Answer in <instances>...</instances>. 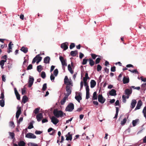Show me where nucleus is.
I'll use <instances>...</instances> for the list:
<instances>
[{"label": "nucleus", "mask_w": 146, "mask_h": 146, "mask_svg": "<svg viewBox=\"0 0 146 146\" xmlns=\"http://www.w3.org/2000/svg\"><path fill=\"white\" fill-rule=\"evenodd\" d=\"M53 113L54 116L57 118L62 117L63 115V112L61 110H58L57 109L54 110Z\"/></svg>", "instance_id": "nucleus-1"}, {"label": "nucleus", "mask_w": 146, "mask_h": 146, "mask_svg": "<svg viewBox=\"0 0 146 146\" xmlns=\"http://www.w3.org/2000/svg\"><path fill=\"white\" fill-rule=\"evenodd\" d=\"M74 109V105L72 103H70L65 108V111H66L71 112Z\"/></svg>", "instance_id": "nucleus-2"}, {"label": "nucleus", "mask_w": 146, "mask_h": 146, "mask_svg": "<svg viewBox=\"0 0 146 146\" xmlns=\"http://www.w3.org/2000/svg\"><path fill=\"white\" fill-rule=\"evenodd\" d=\"M71 87L70 86L68 85H67L66 86V91L67 92V93H64V94L65 96H66L67 97L70 95L71 94L72 90L71 89Z\"/></svg>", "instance_id": "nucleus-3"}, {"label": "nucleus", "mask_w": 146, "mask_h": 146, "mask_svg": "<svg viewBox=\"0 0 146 146\" xmlns=\"http://www.w3.org/2000/svg\"><path fill=\"white\" fill-rule=\"evenodd\" d=\"M34 80V79L33 77L31 76H29L28 86L29 88H31L32 86Z\"/></svg>", "instance_id": "nucleus-4"}, {"label": "nucleus", "mask_w": 146, "mask_h": 146, "mask_svg": "<svg viewBox=\"0 0 146 146\" xmlns=\"http://www.w3.org/2000/svg\"><path fill=\"white\" fill-rule=\"evenodd\" d=\"M98 102L102 104H104L106 101V99L104 98L102 94L98 95Z\"/></svg>", "instance_id": "nucleus-5"}, {"label": "nucleus", "mask_w": 146, "mask_h": 146, "mask_svg": "<svg viewBox=\"0 0 146 146\" xmlns=\"http://www.w3.org/2000/svg\"><path fill=\"white\" fill-rule=\"evenodd\" d=\"M59 59L61 62L62 66H67L66 59H64V58L62 56H60L59 57Z\"/></svg>", "instance_id": "nucleus-6"}, {"label": "nucleus", "mask_w": 146, "mask_h": 146, "mask_svg": "<svg viewBox=\"0 0 146 146\" xmlns=\"http://www.w3.org/2000/svg\"><path fill=\"white\" fill-rule=\"evenodd\" d=\"M25 137L29 139H35L36 138V135L31 133H29L26 134L25 135Z\"/></svg>", "instance_id": "nucleus-7"}, {"label": "nucleus", "mask_w": 146, "mask_h": 146, "mask_svg": "<svg viewBox=\"0 0 146 146\" xmlns=\"http://www.w3.org/2000/svg\"><path fill=\"white\" fill-rule=\"evenodd\" d=\"M50 119L51 122L54 125L56 124L59 122V120L54 116H52Z\"/></svg>", "instance_id": "nucleus-8"}, {"label": "nucleus", "mask_w": 146, "mask_h": 146, "mask_svg": "<svg viewBox=\"0 0 146 146\" xmlns=\"http://www.w3.org/2000/svg\"><path fill=\"white\" fill-rule=\"evenodd\" d=\"M17 108L18 109V110L16 112V117L17 119H18L21 113V107H19V106H18Z\"/></svg>", "instance_id": "nucleus-9"}, {"label": "nucleus", "mask_w": 146, "mask_h": 146, "mask_svg": "<svg viewBox=\"0 0 146 146\" xmlns=\"http://www.w3.org/2000/svg\"><path fill=\"white\" fill-rule=\"evenodd\" d=\"M116 91L114 89H112L111 91L109 92V94L111 96H115L117 95ZM108 93H107V95H108Z\"/></svg>", "instance_id": "nucleus-10"}, {"label": "nucleus", "mask_w": 146, "mask_h": 146, "mask_svg": "<svg viewBox=\"0 0 146 146\" xmlns=\"http://www.w3.org/2000/svg\"><path fill=\"white\" fill-rule=\"evenodd\" d=\"M67 42H65L62 43L61 45V48L64 49V50H65L68 48V46L67 44Z\"/></svg>", "instance_id": "nucleus-11"}, {"label": "nucleus", "mask_w": 146, "mask_h": 146, "mask_svg": "<svg viewBox=\"0 0 146 146\" xmlns=\"http://www.w3.org/2000/svg\"><path fill=\"white\" fill-rule=\"evenodd\" d=\"M142 105V101L140 100L138 101L137 104V105L134 109V110L135 111L137 110H139L140 109V107Z\"/></svg>", "instance_id": "nucleus-12"}, {"label": "nucleus", "mask_w": 146, "mask_h": 146, "mask_svg": "<svg viewBox=\"0 0 146 146\" xmlns=\"http://www.w3.org/2000/svg\"><path fill=\"white\" fill-rule=\"evenodd\" d=\"M43 117L42 114L41 113H40L36 116V118L38 121H40Z\"/></svg>", "instance_id": "nucleus-13"}, {"label": "nucleus", "mask_w": 146, "mask_h": 146, "mask_svg": "<svg viewBox=\"0 0 146 146\" xmlns=\"http://www.w3.org/2000/svg\"><path fill=\"white\" fill-rule=\"evenodd\" d=\"M14 91L15 95L16 96V98L18 100H20V94H19L18 92L17 89L16 88H15L14 89Z\"/></svg>", "instance_id": "nucleus-14"}, {"label": "nucleus", "mask_w": 146, "mask_h": 146, "mask_svg": "<svg viewBox=\"0 0 146 146\" xmlns=\"http://www.w3.org/2000/svg\"><path fill=\"white\" fill-rule=\"evenodd\" d=\"M137 103L136 100L133 99L132 100V102L131 103V110L134 108L135 107V105Z\"/></svg>", "instance_id": "nucleus-15"}, {"label": "nucleus", "mask_w": 146, "mask_h": 146, "mask_svg": "<svg viewBox=\"0 0 146 146\" xmlns=\"http://www.w3.org/2000/svg\"><path fill=\"white\" fill-rule=\"evenodd\" d=\"M50 60V58L48 56H47L44 58V62L45 64H49Z\"/></svg>", "instance_id": "nucleus-16"}, {"label": "nucleus", "mask_w": 146, "mask_h": 146, "mask_svg": "<svg viewBox=\"0 0 146 146\" xmlns=\"http://www.w3.org/2000/svg\"><path fill=\"white\" fill-rule=\"evenodd\" d=\"M132 92V91L131 89H125V94L127 95H130L131 94Z\"/></svg>", "instance_id": "nucleus-17"}, {"label": "nucleus", "mask_w": 146, "mask_h": 146, "mask_svg": "<svg viewBox=\"0 0 146 146\" xmlns=\"http://www.w3.org/2000/svg\"><path fill=\"white\" fill-rule=\"evenodd\" d=\"M123 83L124 84L127 83L129 82V79L128 77L124 76L123 79Z\"/></svg>", "instance_id": "nucleus-18"}, {"label": "nucleus", "mask_w": 146, "mask_h": 146, "mask_svg": "<svg viewBox=\"0 0 146 146\" xmlns=\"http://www.w3.org/2000/svg\"><path fill=\"white\" fill-rule=\"evenodd\" d=\"M96 85V82L94 80H91L90 82V87L93 88L95 87Z\"/></svg>", "instance_id": "nucleus-19"}, {"label": "nucleus", "mask_w": 146, "mask_h": 146, "mask_svg": "<svg viewBox=\"0 0 146 146\" xmlns=\"http://www.w3.org/2000/svg\"><path fill=\"white\" fill-rule=\"evenodd\" d=\"M28 100V98L26 95L24 96L22 98V102L24 104Z\"/></svg>", "instance_id": "nucleus-20"}, {"label": "nucleus", "mask_w": 146, "mask_h": 146, "mask_svg": "<svg viewBox=\"0 0 146 146\" xmlns=\"http://www.w3.org/2000/svg\"><path fill=\"white\" fill-rule=\"evenodd\" d=\"M75 98L79 103L80 102V100H82V97L80 94H79L78 96H75Z\"/></svg>", "instance_id": "nucleus-21"}, {"label": "nucleus", "mask_w": 146, "mask_h": 146, "mask_svg": "<svg viewBox=\"0 0 146 146\" xmlns=\"http://www.w3.org/2000/svg\"><path fill=\"white\" fill-rule=\"evenodd\" d=\"M78 54V52L77 50H75V51H72L70 52V55L74 57L77 54Z\"/></svg>", "instance_id": "nucleus-22"}, {"label": "nucleus", "mask_w": 146, "mask_h": 146, "mask_svg": "<svg viewBox=\"0 0 146 146\" xmlns=\"http://www.w3.org/2000/svg\"><path fill=\"white\" fill-rule=\"evenodd\" d=\"M68 97L65 96L60 101L61 104L62 105H63L66 101V99L68 98Z\"/></svg>", "instance_id": "nucleus-23"}, {"label": "nucleus", "mask_w": 146, "mask_h": 146, "mask_svg": "<svg viewBox=\"0 0 146 146\" xmlns=\"http://www.w3.org/2000/svg\"><path fill=\"white\" fill-rule=\"evenodd\" d=\"M21 50L25 53H27L28 51V48L23 46L21 49Z\"/></svg>", "instance_id": "nucleus-24"}, {"label": "nucleus", "mask_w": 146, "mask_h": 146, "mask_svg": "<svg viewBox=\"0 0 146 146\" xmlns=\"http://www.w3.org/2000/svg\"><path fill=\"white\" fill-rule=\"evenodd\" d=\"M139 119H136L135 120H133L132 121V123L133 126H135L137 123L139 122Z\"/></svg>", "instance_id": "nucleus-25"}, {"label": "nucleus", "mask_w": 146, "mask_h": 146, "mask_svg": "<svg viewBox=\"0 0 146 146\" xmlns=\"http://www.w3.org/2000/svg\"><path fill=\"white\" fill-rule=\"evenodd\" d=\"M25 143L23 141H21L18 142L19 146H25Z\"/></svg>", "instance_id": "nucleus-26"}, {"label": "nucleus", "mask_w": 146, "mask_h": 146, "mask_svg": "<svg viewBox=\"0 0 146 146\" xmlns=\"http://www.w3.org/2000/svg\"><path fill=\"white\" fill-rule=\"evenodd\" d=\"M97 99V92H95L93 94V96L92 98L93 100H96Z\"/></svg>", "instance_id": "nucleus-27"}, {"label": "nucleus", "mask_w": 146, "mask_h": 146, "mask_svg": "<svg viewBox=\"0 0 146 146\" xmlns=\"http://www.w3.org/2000/svg\"><path fill=\"white\" fill-rule=\"evenodd\" d=\"M68 70L71 74H73L74 72V71L72 70V68L71 67V66L70 64H69L68 66Z\"/></svg>", "instance_id": "nucleus-28"}, {"label": "nucleus", "mask_w": 146, "mask_h": 146, "mask_svg": "<svg viewBox=\"0 0 146 146\" xmlns=\"http://www.w3.org/2000/svg\"><path fill=\"white\" fill-rule=\"evenodd\" d=\"M5 100H0V105L2 107H3L5 106Z\"/></svg>", "instance_id": "nucleus-29"}, {"label": "nucleus", "mask_w": 146, "mask_h": 146, "mask_svg": "<svg viewBox=\"0 0 146 146\" xmlns=\"http://www.w3.org/2000/svg\"><path fill=\"white\" fill-rule=\"evenodd\" d=\"M142 113L143 114L144 116L146 119V106L144 108L143 110Z\"/></svg>", "instance_id": "nucleus-30"}, {"label": "nucleus", "mask_w": 146, "mask_h": 146, "mask_svg": "<svg viewBox=\"0 0 146 146\" xmlns=\"http://www.w3.org/2000/svg\"><path fill=\"white\" fill-rule=\"evenodd\" d=\"M41 54L40 53V54H38L36 55L35 57V58L37 59V60H41L42 59V57L41 56H40V55H41Z\"/></svg>", "instance_id": "nucleus-31"}, {"label": "nucleus", "mask_w": 146, "mask_h": 146, "mask_svg": "<svg viewBox=\"0 0 146 146\" xmlns=\"http://www.w3.org/2000/svg\"><path fill=\"white\" fill-rule=\"evenodd\" d=\"M84 86L86 87V91H90V89L88 83L84 84Z\"/></svg>", "instance_id": "nucleus-32"}, {"label": "nucleus", "mask_w": 146, "mask_h": 146, "mask_svg": "<svg viewBox=\"0 0 146 146\" xmlns=\"http://www.w3.org/2000/svg\"><path fill=\"white\" fill-rule=\"evenodd\" d=\"M58 73V69L57 68H56L54 70L53 72V74L55 77L57 76Z\"/></svg>", "instance_id": "nucleus-33"}, {"label": "nucleus", "mask_w": 146, "mask_h": 146, "mask_svg": "<svg viewBox=\"0 0 146 146\" xmlns=\"http://www.w3.org/2000/svg\"><path fill=\"white\" fill-rule=\"evenodd\" d=\"M42 70V66L41 65H39L37 66V70L38 72H40Z\"/></svg>", "instance_id": "nucleus-34"}, {"label": "nucleus", "mask_w": 146, "mask_h": 146, "mask_svg": "<svg viewBox=\"0 0 146 146\" xmlns=\"http://www.w3.org/2000/svg\"><path fill=\"white\" fill-rule=\"evenodd\" d=\"M41 76L43 79H44L46 77V75L44 71H42L41 74Z\"/></svg>", "instance_id": "nucleus-35"}, {"label": "nucleus", "mask_w": 146, "mask_h": 146, "mask_svg": "<svg viewBox=\"0 0 146 146\" xmlns=\"http://www.w3.org/2000/svg\"><path fill=\"white\" fill-rule=\"evenodd\" d=\"M94 62L92 59H89V64L91 66H93L94 65Z\"/></svg>", "instance_id": "nucleus-36"}, {"label": "nucleus", "mask_w": 146, "mask_h": 146, "mask_svg": "<svg viewBox=\"0 0 146 146\" xmlns=\"http://www.w3.org/2000/svg\"><path fill=\"white\" fill-rule=\"evenodd\" d=\"M9 134L10 135V136H11V138L12 139H15V134L13 132H9Z\"/></svg>", "instance_id": "nucleus-37"}, {"label": "nucleus", "mask_w": 146, "mask_h": 146, "mask_svg": "<svg viewBox=\"0 0 146 146\" xmlns=\"http://www.w3.org/2000/svg\"><path fill=\"white\" fill-rule=\"evenodd\" d=\"M40 110V107L36 108L33 111L34 113H35V114H37L39 112Z\"/></svg>", "instance_id": "nucleus-38"}, {"label": "nucleus", "mask_w": 146, "mask_h": 146, "mask_svg": "<svg viewBox=\"0 0 146 146\" xmlns=\"http://www.w3.org/2000/svg\"><path fill=\"white\" fill-rule=\"evenodd\" d=\"M72 139V135H70L69 136H67L66 138V140L68 141L69 140L71 141Z\"/></svg>", "instance_id": "nucleus-39"}, {"label": "nucleus", "mask_w": 146, "mask_h": 146, "mask_svg": "<svg viewBox=\"0 0 146 146\" xmlns=\"http://www.w3.org/2000/svg\"><path fill=\"white\" fill-rule=\"evenodd\" d=\"M127 120L126 117L124 118L122 121H121V124L122 125H124L126 122Z\"/></svg>", "instance_id": "nucleus-40"}, {"label": "nucleus", "mask_w": 146, "mask_h": 146, "mask_svg": "<svg viewBox=\"0 0 146 146\" xmlns=\"http://www.w3.org/2000/svg\"><path fill=\"white\" fill-rule=\"evenodd\" d=\"M33 123L32 122H31L30 123V124L29 126L28 127V129H31L33 128Z\"/></svg>", "instance_id": "nucleus-41"}, {"label": "nucleus", "mask_w": 146, "mask_h": 146, "mask_svg": "<svg viewBox=\"0 0 146 146\" xmlns=\"http://www.w3.org/2000/svg\"><path fill=\"white\" fill-rule=\"evenodd\" d=\"M91 56L92 57V58L93 59H95L96 57L97 56H100L99 55H96L94 54H91Z\"/></svg>", "instance_id": "nucleus-42"}, {"label": "nucleus", "mask_w": 146, "mask_h": 146, "mask_svg": "<svg viewBox=\"0 0 146 146\" xmlns=\"http://www.w3.org/2000/svg\"><path fill=\"white\" fill-rule=\"evenodd\" d=\"M4 97H5V96H4V92H1V96L0 97V99H1V100H5Z\"/></svg>", "instance_id": "nucleus-43"}, {"label": "nucleus", "mask_w": 146, "mask_h": 146, "mask_svg": "<svg viewBox=\"0 0 146 146\" xmlns=\"http://www.w3.org/2000/svg\"><path fill=\"white\" fill-rule=\"evenodd\" d=\"M55 76H53V74L52 73L50 76V79L52 82H54L55 79Z\"/></svg>", "instance_id": "nucleus-44"}, {"label": "nucleus", "mask_w": 146, "mask_h": 146, "mask_svg": "<svg viewBox=\"0 0 146 146\" xmlns=\"http://www.w3.org/2000/svg\"><path fill=\"white\" fill-rule=\"evenodd\" d=\"M46 85V83H44L43 85L42 90L43 91H45L46 90L47 88Z\"/></svg>", "instance_id": "nucleus-45"}, {"label": "nucleus", "mask_w": 146, "mask_h": 146, "mask_svg": "<svg viewBox=\"0 0 146 146\" xmlns=\"http://www.w3.org/2000/svg\"><path fill=\"white\" fill-rule=\"evenodd\" d=\"M97 70L98 72H99L101 70L102 67L100 64H98L97 66Z\"/></svg>", "instance_id": "nucleus-46"}, {"label": "nucleus", "mask_w": 146, "mask_h": 146, "mask_svg": "<svg viewBox=\"0 0 146 146\" xmlns=\"http://www.w3.org/2000/svg\"><path fill=\"white\" fill-rule=\"evenodd\" d=\"M23 117H20L19 121H17L18 125L20 124L21 122L23 120Z\"/></svg>", "instance_id": "nucleus-47"}, {"label": "nucleus", "mask_w": 146, "mask_h": 146, "mask_svg": "<svg viewBox=\"0 0 146 146\" xmlns=\"http://www.w3.org/2000/svg\"><path fill=\"white\" fill-rule=\"evenodd\" d=\"M90 98L89 91H86V99H88Z\"/></svg>", "instance_id": "nucleus-48"}, {"label": "nucleus", "mask_w": 146, "mask_h": 146, "mask_svg": "<svg viewBox=\"0 0 146 146\" xmlns=\"http://www.w3.org/2000/svg\"><path fill=\"white\" fill-rule=\"evenodd\" d=\"M87 61L88 59H86L85 58L83 59L82 62V64L83 65L86 64L87 63Z\"/></svg>", "instance_id": "nucleus-49"}, {"label": "nucleus", "mask_w": 146, "mask_h": 146, "mask_svg": "<svg viewBox=\"0 0 146 146\" xmlns=\"http://www.w3.org/2000/svg\"><path fill=\"white\" fill-rule=\"evenodd\" d=\"M75 46V44L74 43H71L70 46V49H72Z\"/></svg>", "instance_id": "nucleus-50"}, {"label": "nucleus", "mask_w": 146, "mask_h": 146, "mask_svg": "<svg viewBox=\"0 0 146 146\" xmlns=\"http://www.w3.org/2000/svg\"><path fill=\"white\" fill-rule=\"evenodd\" d=\"M101 60V59L99 58H97L96 60L95 63L96 64L99 63Z\"/></svg>", "instance_id": "nucleus-51"}, {"label": "nucleus", "mask_w": 146, "mask_h": 146, "mask_svg": "<svg viewBox=\"0 0 146 146\" xmlns=\"http://www.w3.org/2000/svg\"><path fill=\"white\" fill-rule=\"evenodd\" d=\"M33 68V65L31 64H29L27 68V70H29L32 69Z\"/></svg>", "instance_id": "nucleus-52"}, {"label": "nucleus", "mask_w": 146, "mask_h": 146, "mask_svg": "<svg viewBox=\"0 0 146 146\" xmlns=\"http://www.w3.org/2000/svg\"><path fill=\"white\" fill-rule=\"evenodd\" d=\"M122 102L123 103H125L126 102V98L125 96L123 95L122 96Z\"/></svg>", "instance_id": "nucleus-53"}, {"label": "nucleus", "mask_w": 146, "mask_h": 146, "mask_svg": "<svg viewBox=\"0 0 146 146\" xmlns=\"http://www.w3.org/2000/svg\"><path fill=\"white\" fill-rule=\"evenodd\" d=\"M12 42L11 41L8 44V48L9 49H12V47L11 46V45H13V44H11Z\"/></svg>", "instance_id": "nucleus-54"}, {"label": "nucleus", "mask_w": 146, "mask_h": 146, "mask_svg": "<svg viewBox=\"0 0 146 146\" xmlns=\"http://www.w3.org/2000/svg\"><path fill=\"white\" fill-rule=\"evenodd\" d=\"M116 68L115 66L111 67V72H114L116 70Z\"/></svg>", "instance_id": "nucleus-55"}, {"label": "nucleus", "mask_w": 146, "mask_h": 146, "mask_svg": "<svg viewBox=\"0 0 146 146\" xmlns=\"http://www.w3.org/2000/svg\"><path fill=\"white\" fill-rule=\"evenodd\" d=\"M42 133V131H38V130H36L35 132V133L36 134H37V135L40 134Z\"/></svg>", "instance_id": "nucleus-56"}, {"label": "nucleus", "mask_w": 146, "mask_h": 146, "mask_svg": "<svg viewBox=\"0 0 146 146\" xmlns=\"http://www.w3.org/2000/svg\"><path fill=\"white\" fill-rule=\"evenodd\" d=\"M67 85H68L69 86L71 85V86H73L72 82L71 79L68 82V83Z\"/></svg>", "instance_id": "nucleus-57"}, {"label": "nucleus", "mask_w": 146, "mask_h": 146, "mask_svg": "<svg viewBox=\"0 0 146 146\" xmlns=\"http://www.w3.org/2000/svg\"><path fill=\"white\" fill-rule=\"evenodd\" d=\"M10 125L11 127H14L15 125L14 122L13 121H10Z\"/></svg>", "instance_id": "nucleus-58"}, {"label": "nucleus", "mask_w": 146, "mask_h": 146, "mask_svg": "<svg viewBox=\"0 0 146 146\" xmlns=\"http://www.w3.org/2000/svg\"><path fill=\"white\" fill-rule=\"evenodd\" d=\"M42 123L47 122H48V120L46 118H45L42 120Z\"/></svg>", "instance_id": "nucleus-59"}, {"label": "nucleus", "mask_w": 146, "mask_h": 146, "mask_svg": "<svg viewBox=\"0 0 146 146\" xmlns=\"http://www.w3.org/2000/svg\"><path fill=\"white\" fill-rule=\"evenodd\" d=\"M141 87L143 88V89L146 88V83H145L142 84Z\"/></svg>", "instance_id": "nucleus-60"}, {"label": "nucleus", "mask_w": 146, "mask_h": 146, "mask_svg": "<svg viewBox=\"0 0 146 146\" xmlns=\"http://www.w3.org/2000/svg\"><path fill=\"white\" fill-rule=\"evenodd\" d=\"M55 66L53 65H52L50 68V72H52V71L54 70L55 68Z\"/></svg>", "instance_id": "nucleus-61"}, {"label": "nucleus", "mask_w": 146, "mask_h": 146, "mask_svg": "<svg viewBox=\"0 0 146 146\" xmlns=\"http://www.w3.org/2000/svg\"><path fill=\"white\" fill-rule=\"evenodd\" d=\"M131 72L133 73H136V74H139V72L137 71V69H135V70H132L131 71Z\"/></svg>", "instance_id": "nucleus-62"}, {"label": "nucleus", "mask_w": 146, "mask_h": 146, "mask_svg": "<svg viewBox=\"0 0 146 146\" xmlns=\"http://www.w3.org/2000/svg\"><path fill=\"white\" fill-rule=\"evenodd\" d=\"M119 102L118 100H116L115 103V106H119Z\"/></svg>", "instance_id": "nucleus-63"}, {"label": "nucleus", "mask_w": 146, "mask_h": 146, "mask_svg": "<svg viewBox=\"0 0 146 146\" xmlns=\"http://www.w3.org/2000/svg\"><path fill=\"white\" fill-rule=\"evenodd\" d=\"M84 56V55L81 52L80 53L79 58L80 59H82Z\"/></svg>", "instance_id": "nucleus-64"}]
</instances>
